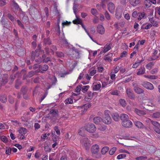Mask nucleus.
I'll return each mask as SVG.
<instances>
[{"mask_svg": "<svg viewBox=\"0 0 160 160\" xmlns=\"http://www.w3.org/2000/svg\"><path fill=\"white\" fill-rule=\"evenodd\" d=\"M122 126L127 128H131L133 125L132 122L129 119L124 122H122Z\"/></svg>", "mask_w": 160, "mask_h": 160, "instance_id": "9d476101", "label": "nucleus"}, {"mask_svg": "<svg viewBox=\"0 0 160 160\" xmlns=\"http://www.w3.org/2000/svg\"><path fill=\"white\" fill-rule=\"evenodd\" d=\"M78 7V5L75 4L74 3L73 4V12L74 13V14L76 15V13L77 11V8Z\"/></svg>", "mask_w": 160, "mask_h": 160, "instance_id": "79ce46f5", "label": "nucleus"}, {"mask_svg": "<svg viewBox=\"0 0 160 160\" xmlns=\"http://www.w3.org/2000/svg\"><path fill=\"white\" fill-rule=\"evenodd\" d=\"M110 112L108 110H105L102 119V122L107 124H109L111 123L112 119L110 116Z\"/></svg>", "mask_w": 160, "mask_h": 160, "instance_id": "f257e3e1", "label": "nucleus"}, {"mask_svg": "<svg viewBox=\"0 0 160 160\" xmlns=\"http://www.w3.org/2000/svg\"><path fill=\"white\" fill-rule=\"evenodd\" d=\"M72 50L74 51L75 52H76L78 56L79 55L80 52V51H79L77 49H76L74 47H72Z\"/></svg>", "mask_w": 160, "mask_h": 160, "instance_id": "680f3d73", "label": "nucleus"}, {"mask_svg": "<svg viewBox=\"0 0 160 160\" xmlns=\"http://www.w3.org/2000/svg\"><path fill=\"white\" fill-rule=\"evenodd\" d=\"M93 90L95 91H98L101 88V85L100 83H97L93 86Z\"/></svg>", "mask_w": 160, "mask_h": 160, "instance_id": "cd10ccee", "label": "nucleus"}, {"mask_svg": "<svg viewBox=\"0 0 160 160\" xmlns=\"http://www.w3.org/2000/svg\"><path fill=\"white\" fill-rule=\"evenodd\" d=\"M134 112L139 116H141L145 114V113L143 111L136 108L135 109Z\"/></svg>", "mask_w": 160, "mask_h": 160, "instance_id": "393cba45", "label": "nucleus"}, {"mask_svg": "<svg viewBox=\"0 0 160 160\" xmlns=\"http://www.w3.org/2000/svg\"><path fill=\"white\" fill-rule=\"evenodd\" d=\"M35 61L36 62H37L39 63H42V62H43V60L42 58L40 57L38 59H36Z\"/></svg>", "mask_w": 160, "mask_h": 160, "instance_id": "603ef678", "label": "nucleus"}, {"mask_svg": "<svg viewBox=\"0 0 160 160\" xmlns=\"http://www.w3.org/2000/svg\"><path fill=\"white\" fill-rule=\"evenodd\" d=\"M120 69V68L119 66H117L116 67L114 68L113 73H117Z\"/></svg>", "mask_w": 160, "mask_h": 160, "instance_id": "09e8293b", "label": "nucleus"}, {"mask_svg": "<svg viewBox=\"0 0 160 160\" xmlns=\"http://www.w3.org/2000/svg\"><path fill=\"white\" fill-rule=\"evenodd\" d=\"M18 132L21 135H24L27 133V131L25 128L21 127L19 130Z\"/></svg>", "mask_w": 160, "mask_h": 160, "instance_id": "4be33fe9", "label": "nucleus"}, {"mask_svg": "<svg viewBox=\"0 0 160 160\" xmlns=\"http://www.w3.org/2000/svg\"><path fill=\"white\" fill-rule=\"evenodd\" d=\"M37 73V72L36 71H32L30 72H29L28 73L27 75V77L29 78H31L33 76L35 75Z\"/></svg>", "mask_w": 160, "mask_h": 160, "instance_id": "c756f323", "label": "nucleus"}, {"mask_svg": "<svg viewBox=\"0 0 160 160\" xmlns=\"http://www.w3.org/2000/svg\"><path fill=\"white\" fill-rule=\"evenodd\" d=\"M18 74H20L18 73H17L15 75H11L10 77V79L11 80V82H12L14 79H15L17 75Z\"/></svg>", "mask_w": 160, "mask_h": 160, "instance_id": "ea45409f", "label": "nucleus"}, {"mask_svg": "<svg viewBox=\"0 0 160 160\" xmlns=\"http://www.w3.org/2000/svg\"><path fill=\"white\" fill-rule=\"evenodd\" d=\"M116 149V147H113L109 151V153L110 155H113L115 153Z\"/></svg>", "mask_w": 160, "mask_h": 160, "instance_id": "37998d69", "label": "nucleus"}, {"mask_svg": "<svg viewBox=\"0 0 160 160\" xmlns=\"http://www.w3.org/2000/svg\"><path fill=\"white\" fill-rule=\"evenodd\" d=\"M154 131L158 134H160V129L158 127H155L154 128Z\"/></svg>", "mask_w": 160, "mask_h": 160, "instance_id": "774afa93", "label": "nucleus"}, {"mask_svg": "<svg viewBox=\"0 0 160 160\" xmlns=\"http://www.w3.org/2000/svg\"><path fill=\"white\" fill-rule=\"evenodd\" d=\"M122 10L120 7H117L116 10L115 17L118 19H119L122 17Z\"/></svg>", "mask_w": 160, "mask_h": 160, "instance_id": "9b49d317", "label": "nucleus"}, {"mask_svg": "<svg viewBox=\"0 0 160 160\" xmlns=\"http://www.w3.org/2000/svg\"><path fill=\"white\" fill-rule=\"evenodd\" d=\"M93 122L96 124H98L100 123L102 121V118L99 117H96L94 118Z\"/></svg>", "mask_w": 160, "mask_h": 160, "instance_id": "a211bd4d", "label": "nucleus"}, {"mask_svg": "<svg viewBox=\"0 0 160 160\" xmlns=\"http://www.w3.org/2000/svg\"><path fill=\"white\" fill-rule=\"evenodd\" d=\"M21 84V82L19 81L18 80H17L16 82V83L15 86V88L18 89V88L19 86Z\"/></svg>", "mask_w": 160, "mask_h": 160, "instance_id": "bf43d9fd", "label": "nucleus"}, {"mask_svg": "<svg viewBox=\"0 0 160 160\" xmlns=\"http://www.w3.org/2000/svg\"><path fill=\"white\" fill-rule=\"evenodd\" d=\"M85 130L88 132L93 133L96 130V128L94 124L92 123H88L84 127Z\"/></svg>", "mask_w": 160, "mask_h": 160, "instance_id": "f03ea898", "label": "nucleus"}, {"mask_svg": "<svg viewBox=\"0 0 160 160\" xmlns=\"http://www.w3.org/2000/svg\"><path fill=\"white\" fill-rule=\"evenodd\" d=\"M97 32L101 34H103L105 32L103 27L101 25H98L97 27Z\"/></svg>", "mask_w": 160, "mask_h": 160, "instance_id": "ddd939ff", "label": "nucleus"}, {"mask_svg": "<svg viewBox=\"0 0 160 160\" xmlns=\"http://www.w3.org/2000/svg\"><path fill=\"white\" fill-rule=\"evenodd\" d=\"M8 101L10 103H12L14 102V99L11 96H9Z\"/></svg>", "mask_w": 160, "mask_h": 160, "instance_id": "338daca9", "label": "nucleus"}, {"mask_svg": "<svg viewBox=\"0 0 160 160\" xmlns=\"http://www.w3.org/2000/svg\"><path fill=\"white\" fill-rule=\"evenodd\" d=\"M39 68L41 69L42 70L44 71H47L48 68V65L45 64L41 66L37 64H34L33 68L34 69H36L37 68Z\"/></svg>", "mask_w": 160, "mask_h": 160, "instance_id": "6e6552de", "label": "nucleus"}, {"mask_svg": "<svg viewBox=\"0 0 160 160\" xmlns=\"http://www.w3.org/2000/svg\"><path fill=\"white\" fill-rule=\"evenodd\" d=\"M27 91V89L25 87H22L21 89V91L23 95H24L26 94Z\"/></svg>", "mask_w": 160, "mask_h": 160, "instance_id": "c03bdc74", "label": "nucleus"}, {"mask_svg": "<svg viewBox=\"0 0 160 160\" xmlns=\"http://www.w3.org/2000/svg\"><path fill=\"white\" fill-rule=\"evenodd\" d=\"M73 102V99L71 98H67L65 102L66 104H72Z\"/></svg>", "mask_w": 160, "mask_h": 160, "instance_id": "473e14b6", "label": "nucleus"}, {"mask_svg": "<svg viewBox=\"0 0 160 160\" xmlns=\"http://www.w3.org/2000/svg\"><path fill=\"white\" fill-rule=\"evenodd\" d=\"M152 26V25L150 23H148L146 26L143 29H148L150 28Z\"/></svg>", "mask_w": 160, "mask_h": 160, "instance_id": "e2e57ef3", "label": "nucleus"}, {"mask_svg": "<svg viewBox=\"0 0 160 160\" xmlns=\"http://www.w3.org/2000/svg\"><path fill=\"white\" fill-rule=\"evenodd\" d=\"M90 141L87 138H85L82 139L81 142L82 145L85 148L86 150H88L90 146Z\"/></svg>", "mask_w": 160, "mask_h": 160, "instance_id": "7ed1b4c3", "label": "nucleus"}, {"mask_svg": "<svg viewBox=\"0 0 160 160\" xmlns=\"http://www.w3.org/2000/svg\"><path fill=\"white\" fill-rule=\"evenodd\" d=\"M134 124L138 128H144L145 127L142 123L139 121H135L134 122Z\"/></svg>", "mask_w": 160, "mask_h": 160, "instance_id": "2eb2a0df", "label": "nucleus"}, {"mask_svg": "<svg viewBox=\"0 0 160 160\" xmlns=\"http://www.w3.org/2000/svg\"><path fill=\"white\" fill-rule=\"evenodd\" d=\"M86 104L81 106V107H78V108L79 109L81 108L82 109V111H83V112L86 111L87 109L88 108L87 107V106H85Z\"/></svg>", "mask_w": 160, "mask_h": 160, "instance_id": "3c124183", "label": "nucleus"}, {"mask_svg": "<svg viewBox=\"0 0 160 160\" xmlns=\"http://www.w3.org/2000/svg\"><path fill=\"white\" fill-rule=\"evenodd\" d=\"M44 42L45 44H47L49 45L51 43V41L50 39L49 38L45 39H44Z\"/></svg>", "mask_w": 160, "mask_h": 160, "instance_id": "864d4df0", "label": "nucleus"}, {"mask_svg": "<svg viewBox=\"0 0 160 160\" xmlns=\"http://www.w3.org/2000/svg\"><path fill=\"white\" fill-rule=\"evenodd\" d=\"M13 6L15 9L17 10H21V9L19 8V5L18 4L15 2H13Z\"/></svg>", "mask_w": 160, "mask_h": 160, "instance_id": "8fccbe9b", "label": "nucleus"}, {"mask_svg": "<svg viewBox=\"0 0 160 160\" xmlns=\"http://www.w3.org/2000/svg\"><path fill=\"white\" fill-rule=\"evenodd\" d=\"M152 123L155 126V127H157L158 126L160 125L159 123L157 122L152 121H151Z\"/></svg>", "mask_w": 160, "mask_h": 160, "instance_id": "13d9d810", "label": "nucleus"}, {"mask_svg": "<svg viewBox=\"0 0 160 160\" xmlns=\"http://www.w3.org/2000/svg\"><path fill=\"white\" fill-rule=\"evenodd\" d=\"M76 18L75 20L73 21V22L75 24H79L81 25L82 27L84 29L85 32L87 34H88V32L86 29L84 25L82 24V22L81 19L78 18L77 16H76Z\"/></svg>", "mask_w": 160, "mask_h": 160, "instance_id": "39448f33", "label": "nucleus"}, {"mask_svg": "<svg viewBox=\"0 0 160 160\" xmlns=\"http://www.w3.org/2000/svg\"><path fill=\"white\" fill-rule=\"evenodd\" d=\"M1 24L4 26L5 27H6L7 26V23L5 21V19H4L3 17H2L1 18Z\"/></svg>", "mask_w": 160, "mask_h": 160, "instance_id": "e433bc0d", "label": "nucleus"}, {"mask_svg": "<svg viewBox=\"0 0 160 160\" xmlns=\"http://www.w3.org/2000/svg\"><path fill=\"white\" fill-rule=\"evenodd\" d=\"M105 16L106 18L108 20H109L110 19V16L107 11H106L105 13Z\"/></svg>", "mask_w": 160, "mask_h": 160, "instance_id": "5fc2aeb1", "label": "nucleus"}, {"mask_svg": "<svg viewBox=\"0 0 160 160\" xmlns=\"http://www.w3.org/2000/svg\"><path fill=\"white\" fill-rule=\"evenodd\" d=\"M43 60V62L47 63L49 61H51V58L49 57L46 58V55L43 54L42 56Z\"/></svg>", "mask_w": 160, "mask_h": 160, "instance_id": "bb28decb", "label": "nucleus"}, {"mask_svg": "<svg viewBox=\"0 0 160 160\" xmlns=\"http://www.w3.org/2000/svg\"><path fill=\"white\" fill-rule=\"evenodd\" d=\"M6 0H0V7H2L6 4Z\"/></svg>", "mask_w": 160, "mask_h": 160, "instance_id": "4d7b16f0", "label": "nucleus"}, {"mask_svg": "<svg viewBox=\"0 0 160 160\" xmlns=\"http://www.w3.org/2000/svg\"><path fill=\"white\" fill-rule=\"evenodd\" d=\"M61 42L63 44H65L67 46L69 45V44L67 40L65 38V40H62L61 41Z\"/></svg>", "mask_w": 160, "mask_h": 160, "instance_id": "0e129e2a", "label": "nucleus"}, {"mask_svg": "<svg viewBox=\"0 0 160 160\" xmlns=\"http://www.w3.org/2000/svg\"><path fill=\"white\" fill-rule=\"evenodd\" d=\"M39 56V54L38 53L37 50H36L35 52H32L31 54V59L32 61H33L35 59V57H38Z\"/></svg>", "mask_w": 160, "mask_h": 160, "instance_id": "f3484780", "label": "nucleus"}, {"mask_svg": "<svg viewBox=\"0 0 160 160\" xmlns=\"http://www.w3.org/2000/svg\"><path fill=\"white\" fill-rule=\"evenodd\" d=\"M147 158V157L140 156L136 158V159L137 160H143Z\"/></svg>", "mask_w": 160, "mask_h": 160, "instance_id": "6e6d98bb", "label": "nucleus"}, {"mask_svg": "<svg viewBox=\"0 0 160 160\" xmlns=\"http://www.w3.org/2000/svg\"><path fill=\"white\" fill-rule=\"evenodd\" d=\"M45 51L47 54H49L50 53L53 54L54 53V52L51 48L49 49L48 48H46L45 49Z\"/></svg>", "mask_w": 160, "mask_h": 160, "instance_id": "4c0bfd02", "label": "nucleus"}, {"mask_svg": "<svg viewBox=\"0 0 160 160\" xmlns=\"http://www.w3.org/2000/svg\"><path fill=\"white\" fill-rule=\"evenodd\" d=\"M82 92L85 93L86 92L88 88H89V86L88 85L87 86H82Z\"/></svg>", "mask_w": 160, "mask_h": 160, "instance_id": "2f4dec72", "label": "nucleus"}, {"mask_svg": "<svg viewBox=\"0 0 160 160\" xmlns=\"http://www.w3.org/2000/svg\"><path fill=\"white\" fill-rule=\"evenodd\" d=\"M113 119L116 121H118L119 120L120 117L117 113H113L112 114Z\"/></svg>", "mask_w": 160, "mask_h": 160, "instance_id": "412c9836", "label": "nucleus"}, {"mask_svg": "<svg viewBox=\"0 0 160 160\" xmlns=\"http://www.w3.org/2000/svg\"><path fill=\"white\" fill-rule=\"evenodd\" d=\"M127 55V52L126 51H124L122 52L121 54L120 58H122L125 57Z\"/></svg>", "mask_w": 160, "mask_h": 160, "instance_id": "69168bd1", "label": "nucleus"}, {"mask_svg": "<svg viewBox=\"0 0 160 160\" xmlns=\"http://www.w3.org/2000/svg\"><path fill=\"white\" fill-rule=\"evenodd\" d=\"M126 156V154H122L118 155L117 157V159L119 160L123 159L125 158Z\"/></svg>", "mask_w": 160, "mask_h": 160, "instance_id": "58836bf2", "label": "nucleus"}, {"mask_svg": "<svg viewBox=\"0 0 160 160\" xmlns=\"http://www.w3.org/2000/svg\"><path fill=\"white\" fill-rule=\"evenodd\" d=\"M54 129L56 132V133L58 135H60V132L58 126H55L54 128Z\"/></svg>", "mask_w": 160, "mask_h": 160, "instance_id": "de8ad7c7", "label": "nucleus"}, {"mask_svg": "<svg viewBox=\"0 0 160 160\" xmlns=\"http://www.w3.org/2000/svg\"><path fill=\"white\" fill-rule=\"evenodd\" d=\"M57 56L59 58H62L64 57V54L61 52H56Z\"/></svg>", "mask_w": 160, "mask_h": 160, "instance_id": "a18cd8bd", "label": "nucleus"}, {"mask_svg": "<svg viewBox=\"0 0 160 160\" xmlns=\"http://www.w3.org/2000/svg\"><path fill=\"white\" fill-rule=\"evenodd\" d=\"M99 150V146L97 144L93 145L91 148V152L93 155L97 154L98 153Z\"/></svg>", "mask_w": 160, "mask_h": 160, "instance_id": "423d86ee", "label": "nucleus"}, {"mask_svg": "<svg viewBox=\"0 0 160 160\" xmlns=\"http://www.w3.org/2000/svg\"><path fill=\"white\" fill-rule=\"evenodd\" d=\"M109 148L108 147H103L101 150V153L102 154H105L109 150Z\"/></svg>", "mask_w": 160, "mask_h": 160, "instance_id": "c85d7f7f", "label": "nucleus"}, {"mask_svg": "<svg viewBox=\"0 0 160 160\" xmlns=\"http://www.w3.org/2000/svg\"><path fill=\"white\" fill-rule=\"evenodd\" d=\"M145 16V13L144 12H139L138 13V20H140L144 18Z\"/></svg>", "mask_w": 160, "mask_h": 160, "instance_id": "aec40b11", "label": "nucleus"}, {"mask_svg": "<svg viewBox=\"0 0 160 160\" xmlns=\"http://www.w3.org/2000/svg\"><path fill=\"white\" fill-rule=\"evenodd\" d=\"M12 151V148L9 147V148H6V152L5 153L6 154H8V155H10L11 153V152Z\"/></svg>", "mask_w": 160, "mask_h": 160, "instance_id": "49530a36", "label": "nucleus"}, {"mask_svg": "<svg viewBox=\"0 0 160 160\" xmlns=\"http://www.w3.org/2000/svg\"><path fill=\"white\" fill-rule=\"evenodd\" d=\"M145 69L143 67H141L138 69V71L137 72L138 75H141L144 74L145 73Z\"/></svg>", "mask_w": 160, "mask_h": 160, "instance_id": "6ab92c4d", "label": "nucleus"}, {"mask_svg": "<svg viewBox=\"0 0 160 160\" xmlns=\"http://www.w3.org/2000/svg\"><path fill=\"white\" fill-rule=\"evenodd\" d=\"M120 118L122 121V122H124L129 119L128 116L125 114H122L121 115Z\"/></svg>", "mask_w": 160, "mask_h": 160, "instance_id": "4468645a", "label": "nucleus"}, {"mask_svg": "<svg viewBox=\"0 0 160 160\" xmlns=\"http://www.w3.org/2000/svg\"><path fill=\"white\" fill-rule=\"evenodd\" d=\"M154 64V62H151L146 65V68L150 70Z\"/></svg>", "mask_w": 160, "mask_h": 160, "instance_id": "7c9ffc66", "label": "nucleus"}, {"mask_svg": "<svg viewBox=\"0 0 160 160\" xmlns=\"http://www.w3.org/2000/svg\"><path fill=\"white\" fill-rule=\"evenodd\" d=\"M158 53V51L157 50L154 51L153 53V54L152 57H150L149 58V61L154 60L157 59L158 58V57L157 55Z\"/></svg>", "mask_w": 160, "mask_h": 160, "instance_id": "dca6fc26", "label": "nucleus"}, {"mask_svg": "<svg viewBox=\"0 0 160 160\" xmlns=\"http://www.w3.org/2000/svg\"><path fill=\"white\" fill-rule=\"evenodd\" d=\"M149 21L150 22L152 23V25L154 26H155L156 27H157L158 26V22L155 21L153 20V17L152 18H149Z\"/></svg>", "mask_w": 160, "mask_h": 160, "instance_id": "5701e85b", "label": "nucleus"}, {"mask_svg": "<svg viewBox=\"0 0 160 160\" xmlns=\"http://www.w3.org/2000/svg\"><path fill=\"white\" fill-rule=\"evenodd\" d=\"M0 139L4 143H6L8 142V139L5 136H0Z\"/></svg>", "mask_w": 160, "mask_h": 160, "instance_id": "a19ab883", "label": "nucleus"}, {"mask_svg": "<svg viewBox=\"0 0 160 160\" xmlns=\"http://www.w3.org/2000/svg\"><path fill=\"white\" fill-rule=\"evenodd\" d=\"M152 117L154 118H160V112H157L153 113L152 115Z\"/></svg>", "mask_w": 160, "mask_h": 160, "instance_id": "f704fd0d", "label": "nucleus"}, {"mask_svg": "<svg viewBox=\"0 0 160 160\" xmlns=\"http://www.w3.org/2000/svg\"><path fill=\"white\" fill-rule=\"evenodd\" d=\"M126 93L128 97L131 99H132L134 98L135 95L132 89L130 88H128L126 90Z\"/></svg>", "mask_w": 160, "mask_h": 160, "instance_id": "1a4fd4ad", "label": "nucleus"}, {"mask_svg": "<svg viewBox=\"0 0 160 160\" xmlns=\"http://www.w3.org/2000/svg\"><path fill=\"white\" fill-rule=\"evenodd\" d=\"M82 85L81 86L79 85L77 87L76 89V92H79L81 91L82 88Z\"/></svg>", "mask_w": 160, "mask_h": 160, "instance_id": "052dcab7", "label": "nucleus"}, {"mask_svg": "<svg viewBox=\"0 0 160 160\" xmlns=\"http://www.w3.org/2000/svg\"><path fill=\"white\" fill-rule=\"evenodd\" d=\"M132 86L133 87V89L135 92L138 94H140L144 92V90L139 87L138 85L135 82H133L132 83Z\"/></svg>", "mask_w": 160, "mask_h": 160, "instance_id": "20e7f679", "label": "nucleus"}, {"mask_svg": "<svg viewBox=\"0 0 160 160\" xmlns=\"http://www.w3.org/2000/svg\"><path fill=\"white\" fill-rule=\"evenodd\" d=\"M108 9L111 13H113L115 9V6L112 2H109L108 5Z\"/></svg>", "mask_w": 160, "mask_h": 160, "instance_id": "f8f14e48", "label": "nucleus"}, {"mask_svg": "<svg viewBox=\"0 0 160 160\" xmlns=\"http://www.w3.org/2000/svg\"><path fill=\"white\" fill-rule=\"evenodd\" d=\"M130 3L133 6H136L139 3V0H129Z\"/></svg>", "mask_w": 160, "mask_h": 160, "instance_id": "a878e982", "label": "nucleus"}, {"mask_svg": "<svg viewBox=\"0 0 160 160\" xmlns=\"http://www.w3.org/2000/svg\"><path fill=\"white\" fill-rule=\"evenodd\" d=\"M0 100L2 102H5L7 101V97L6 95H3L0 96Z\"/></svg>", "mask_w": 160, "mask_h": 160, "instance_id": "72a5a7b5", "label": "nucleus"}, {"mask_svg": "<svg viewBox=\"0 0 160 160\" xmlns=\"http://www.w3.org/2000/svg\"><path fill=\"white\" fill-rule=\"evenodd\" d=\"M111 45L110 44H107L103 48V52L105 53L110 50L111 48Z\"/></svg>", "mask_w": 160, "mask_h": 160, "instance_id": "b1692460", "label": "nucleus"}, {"mask_svg": "<svg viewBox=\"0 0 160 160\" xmlns=\"http://www.w3.org/2000/svg\"><path fill=\"white\" fill-rule=\"evenodd\" d=\"M142 85L145 88L149 90H153L154 88V87L153 85L149 82H143Z\"/></svg>", "mask_w": 160, "mask_h": 160, "instance_id": "0eeeda50", "label": "nucleus"}, {"mask_svg": "<svg viewBox=\"0 0 160 160\" xmlns=\"http://www.w3.org/2000/svg\"><path fill=\"white\" fill-rule=\"evenodd\" d=\"M120 104L123 107H125L126 105V102L124 99H121L119 101Z\"/></svg>", "mask_w": 160, "mask_h": 160, "instance_id": "c9c22d12", "label": "nucleus"}]
</instances>
